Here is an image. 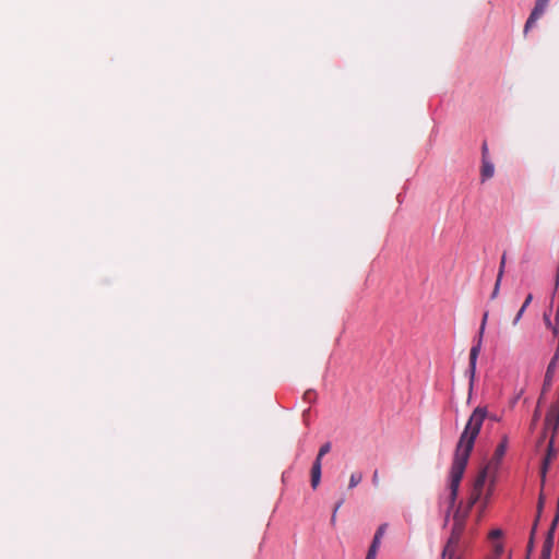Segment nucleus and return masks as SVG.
<instances>
[{
  "instance_id": "nucleus-1",
  "label": "nucleus",
  "mask_w": 559,
  "mask_h": 559,
  "mask_svg": "<svg viewBox=\"0 0 559 559\" xmlns=\"http://www.w3.org/2000/svg\"><path fill=\"white\" fill-rule=\"evenodd\" d=\"M481 416L483 415L479 412L474 414L469 423L465 425L460 436L459 442L456 444L449 475V488L447 492L440 498V506L445 508L447 520L449 519L450 511L455 506L461 479L464 475L476 438L479 435V425L481 423Z\"/></svg>"
},
{
  "instance_id": "nucleus-2",
  "label": "nucleus",
  "mask_w": 559,
  "mask_h": 559,
  "mask_svg": "<svg viewBox=\"0 0 559 559\" xmlns=\"http://www.w3.org/2000/svg\"><path fill=\"white\" fill-rule=\"evenodd\" d=\"M489 466L485 467L477 478L475 479L474 487L469 497L468 506L466 509L462 510L459 508L453 515V524L451 528V534L449 536V540L465 543L464 533H465V522L469 512V509L480 499L483 487L487 479V471Z\"/></svg>"
},
{
  "instance_id": "nucleus-3",
  "label": "nucleus",
  "mask_w": 559,
  "mask_h": 559,
  "mask_svg": "<svg viewBox=\"0 0 559 559\" xmlns=\"http://www.w3.org/2000/svg\"><path fill=\"white\" fill-rule=\"evenodd\" d=\"M331 450V443L326 442L324 443L320 450L319 453L313 462L312 468H311V486L313 489H316L321 480V468H322V457L328 454Z\"/></svg>"
},
{
  "instance_id": "nucleus-4",
  "label": "nucleus",
  "mask_w": 559,
  "mask_h": 559,
  "mask_svg": "<svg viewBox=\"0 0 559 559\" xmlns=\"http://www.w3.org/2000/svg\"><path fill=\"white\" fill-rule=\"evenodd\" d=\"M465 549V543L447 540L442 552L441 559H462Z\"/></svg>"
},
{
  "instance_id": "nucleus-5",
  "label": "nucleus",
  "mask_w": 559,
  "mask_h": 559,
  "mask_svg": "<svg viewBox=\"0 0 559 559\" xmlns=\"http://www.w3.org/2000/svg\"><path fill=\"white\" fill-rule=\"evenodd\" d=\"M481 345H483V343H480V338L475 340V342L471 348V352H469V364H468L466 373L469 377L471 386L473 385L474 380H475L477 359H478L479 353L481 350Z\"/></svg>"
},
{
  "instance_id": "nucleus-6",
  "label": "nucleus",
  "mask_w": 559,
  "mask_h": 559,
  "mask_svg": "<svg viewBox=\"0 0 559 559\" xmlns=\"http://www.w3.org/2000/svg\"><path fill=\"white\" fill-rule=\"evenodd\" d=\"M508 445H509V439H508V436L504 435V436H502L500 442L498 443V445L495 450L492 460L489 465H493L495 468H497L499 466L500 462L502 461V459L507 452Z\"/></svg>"
},
{
  "instance_id": "nucleus-7",
  "label": "nucleus",
  "mask_w": 559,
  "mask_h": 559,
  "mask_svg": "<svg viewBox=\"0 0 559 559\" xmlns=\"http://www.w3.org/2000/svg\"><path fill=\"white\" fill-rule=\"evenodd\" d=\"M477 412H479L483 415L481 416V423L479 425V430L481 429L483 424H484L485 419H487V418L490 419L491 421H500L501 420L500 416H498L496 414H489L487 406L479 405V406L474 408V411L472 412V414L469 415V417L467 419L466 425L469 423V420L472 419L474 414H476Z\"/></svg>"
},
{
  "instance_id": "nucleus-8",
  "label": "nucleus",
  "mask_w": 559,
  "mask_h": 559,
  "mask_svg": "<svg viewBox=\"0 0 559 559\" xmlns=\"http://www.w3.org/2000/svg\"><path fill=\"white\" fill-rule=\"evenodd\" d=\"M495 175V166L489 159V157L481 158V169H480V176L481 180L486 181L493 177Z\"/></svg>"
},
{
  "instance_id": "nucleus-9",
  "label": "nucleus",
  "mask_w": 559,
  "mask_h": 559,
  "mask_svg": "<svg viewBox=\"0 0 559 559\" xmlns=\"http://www.w3.org/2000/svg\"><path fill=\"white\" fill-rule=\"evenodd\" d=\"M532 299H533L532 294H528L527 297L525 298L522 307L520 308V310L518 311V313H516V316H515V318L513 320V325H516L519 323V321L521 320L524 311L526 310V308L531 304Z\"/></svg>"
},
{
  "instance_id": "nucleus-10",
  "label": "nucleus",
  "mask_w": 559,
  "mask_h": 559,
  "mask_svg": "<svg viewBox=\"0 0 559 559\" xmlns=\"http://www.w3.org/2000/svg\"><path fill=\"white\" fill-rule=\"evenodd\" d=\"M548 3H549V0H536L535 7L532 12L542 16L544 14Z\"/></svg>"
},
{
  "instance_id": "nucleus-11",
  "label": "nucleus",
  "mask_w": 559,
  "mask_h": 559,
  "mask_svg": "<svg viewBox=\"0 0 559 559\" xmlns=\"http://www.w3.org/2000/svg\"><path fill=\"white\" fill-rule=\"evenodd\" d=\"M362 479L361 473H353L349 478V485L348 488L353 489L355 488Z\"/></svg>"
},
{
  "instance_id": "nucleus-12",
  "label": "nucleus",
  "mask_w": 559,
  "mask_h": 559,
  "mask_svg": "<svg viewBox=\"0 0 559 559\" xmlns=\"http://www.w3.org/2000/svg\"><path fill=\"white\" fill-rule=\"evenodd\" d=\"M540 17V15L532 12L531 15L528 16L526 23H525V27H524V32L526 33L531 27L534 26V24L536 23V21Z\"/></svg>"
},
{
  "instance_id": "nucleus-13",
  "label": "nucleus",
  "mask_w": 559,
  "mask_h": 559,
  "mask_svg": "<svg viewBox=\"0 0 559 559\" xmlns=\"http://www.w3.org/2000/svg\"><path fill=\"white\" fill-rule=\"evenodd\" d=\"M502 536H503V531L501 528H495V530L490 531L488 534V538L491 542H499L498 539L502 538Z\"/></svg>"
},
{
  "instance_id": "nucleus-14",
  "label": "nucleus",
  "mask_w": 559,
  "mask_h": 559,
  "mask_svg": "<svg viewBox=\"0 0 559 559\" xmlns=\"http://www.w3.org/2000/svg\"><path fill=\"white\" fill-rule=\"evenodd\" d=\"M492 552L495 556L500 557L503 552V544L501 542H491Z\"/></svg>"
},
{
  "instance_id": "nucleus-15",
  "label": "nucleus",
  "mask_w": 559,
  "mask_h": 559,
  "mask_svg": "<svg viewBox=\"0 0 559 559\" xmlns=\"http://www.w3.org/2000/svg\"><path fill=\"white\" fill-rule=\"evenodd\" d=\"M506 260H507V257H506V253H503L502 257H501V261H500V266H499L497 278L502 280V277H503L504 267H506Z\"/></svg>"
},
{
  "instance_id": "nucleus-16",
  "label": "nucleus",
  "mask_w": 559,
  "mask_h": 559,
  "mask_svg": "<svg viewBox=\"0 0 559 559\" xmlns=\"http://www.w3.org/2000/svg\"><path fill=\"white\" fill-rule=\"evenodd\" d=\"M501 282H502V280H500V278H497V280H496L493 290H492V293H491V295H490V298H491V299H496V298L498 297V295H499V290H500Z\"/></svg>"
},
{
  "instance_id": "nucleus-17",
  "label": "nucleus",
  "mask_w": 559,
  "mask_h": 559,
  "mask_svg": "<svg viewBox=\"0 0 559 559\" xmlns=\"http://www.w3.org/2000/svg\"><path fill=\"white\" fill-rule=\"evenodd\" d=\"M385 528H386V524H382L378 527L376 534H374V538H378L379 540L382 539L384 533H385Z\"/></svg>"
},
{
  "instance_id": "nucleus-18",
  "label": "nucleus",
  "mask_w": 559,
  "mask_h": 559,
  "mask_svg": "<svg viewBox=\"0 0 559 559\" xmlns=\"http://www.w3.org/2000/svg\"><path fill=\"white\" fill-rule=\"evenodd\" d=\"M381 546V540H379L378 538H374L372 539L371 542V545L369 547V549H373V551L378 552L379 551V548Z\"/></svg>"
},
{
  "instance_id": "nucleus-19",
  "label": "nucleus",
  "mask_w": 559,
  "mask_h": 559,
  "mask_svg": "<svg viewBox=\"0 0 559 559\" xmlns=\"http://www.w3.org/2000/svg\"><path fill=\"white\" fill-rule=\"evenodd\" d=\"M341 506H342V501H340V502L335 506V509H334L333 514H332V516H331V524H332V525H334V524H335V522H336V512H337V510L341 508Z\"/></svg>"
},
{
  "instance_id": "nucleus-20",
  "label": "nucleus",
  "mask_w": 559,
  "mask_h": 559,
  "mask_svg": "<svg viewBox=\"0 0 559 559\" xmlns=\"http://www.w3.org/2000/svg\"><path fill=\"white\" fill-rule=\"evenodd\" d=\"M378 552L373 551V549H368L366 559H377Z\"/></svg>"
},
{
  "instance_id": "nucleus-21",
  "label": "nucleus",
  "mask_w": 559,
  "mask_h": 559,
  "mask_svg": "<svg viewBox=\"0 0 559 559\" xmlns=\"http://www.w3.org/2000/svg\"><path fill=\"white\" fill-rule=\"evenodd\" d=\"M485 329H486V326H484V324H480L479 331H478V336H477V338H480V343H483V337H484Z\"/></svg>"
},
{
  "instance_id": "nucleus-22",
  "label": "nucleus",
  "mask_w": 559,
  "mask_h": 559,
  "mask_svg": "<svg viewBox=\"0 0 559 559\" xmlns=\"http://www.w3.org/2000/svg\"><path fill=\"white\" fill-rule=\"evenodd\" d=\"M372 484L377 487L379 485V474H378V471H374L373 472V475H372Z\"/></svg>"
},
{
  "instance_id": "nucleus-23",
  "label": "nucleus",
  "mask_w": 559,
  "mask_h": 559,
  "mask_svg": "<svg viewBox=\"0 0 559 559\" xmlns=\"http://www.w3.org/2000/svg\"><path fill=\"white\" fill-rule=\"evenodd\" d=\"M488 157V146L486 143L483 144L481 147V158Z\"/></svg>"
},
{
  "instance_id": "nucleus-24",
  "label": "nucleus",
  "mask_w": 559,
  "mask_h": 559,
  "mask_svg": "<svg viewBox=\"0 0 559 559\" xmlns=\"http://www.w3.org/2000/svg\"><path fill=\"white\" fill-rule=\"evenodd\" d=\"M488 311H485L484 314H483V319H481V323L480 324H484V326H486L487 324V320H488Z\"/></svg>"
},
{
  "instance_id": "nucleus-25",
  "label": "nucleus",
  "mask_w": 559,
  "mask_h": 559,
  "mask_svg": "<svg viewBox=\"0 0 559 559\" xmlns=\"http://www.w3.org/2000/svg\"><path fill=\"white\" fill-rule=\"evenodd\" d=\"M490 492H491V491L489 490V492L486 495V497H485V499H484V506H486V504L488 503V501H489V497H490Z\"/></svg>"
}]
</instances>
